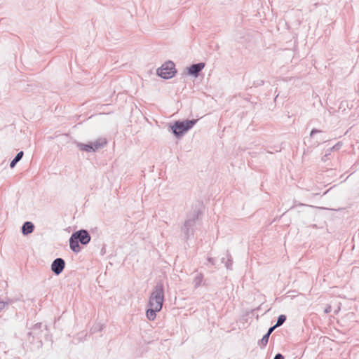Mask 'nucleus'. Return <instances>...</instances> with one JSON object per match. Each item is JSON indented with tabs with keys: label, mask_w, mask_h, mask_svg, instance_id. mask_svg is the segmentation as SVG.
Masks as SVG:
<instances>
[{
	"label": "nucleus",
	"mask_w": 359,
	"mask_h": 359,
	"mask_svg": "<svg viewBox=\"0 0 359 359\" xmlns=\"http://www.w3.org/2000/svg\"><path fill=\"white\" fill-rule=\"evenodd\" d=\"M65 262L61 258L56 259L51 265V269L55 274H60L64 269Z\"/></svg>",
	"instance_id": "5"
},
{
	"label": "nucleus",
	"mask_w": 359,
	"mask_h": 359,
	"mask_svg": "<svg viewBox=\"0 0 359 359\" xmlns=\"http://www.w3.org/2000/svg\"><path fill=\"white\" fill-rule=\"evenodd\" d=\"M79 240L76 238L75 235H72L69 240V245L71 249L74 252H79L81 248L79 245Z\"/></svg>",
	"instance_id": "8"
},
{
	"label": "nucleus",
	"mask_w": 359,
	"mask_h": 359,
	"mask_svg": "<svg viewBox=\"0 0 359 359\" xmlns=\"http://www.w3.org/2000/svg\"><path fill=\"white\" fill-rule=\"evenodd\" d=\"M205 67V63L201 62L198 64L191 65L189 69V74L191 75L198 76L199 72H201Z\"/></svg>",
	"instance_id": "7"
},
{
	"label": "nucleus",
	"mask_w": 359,
	"mask_h": 359,
	"mask_svg": "<svg viewBox=\"0 0 359 359\" xmlns=\"http://www.w3.org/2000/svg\"><path fill=\"white\" fill-rule=\"evenodd\" d=\"M276 327V325H274L273 327H271V328L269 330V331H268V332H267L266 334H269V335L270 336V334H271V332H273V330Z\"/></svg>",
	"instance_id": "14"
},
{
	"label": "nucleus",
	"mask_w": 359,
	"mask_h": 359,
	"mask_svg": "<svg viewBox=\"0 0 359 359\" xmlns=\"http://www.w3.org/2000/svg\"><path fill=\"white\" fill-rule=\"evenodd\" d=\"M82 244H86L90 241V237L86 231H80L73 233Z\"/></svg>",
	"instance_id": "6"
},
{
	"label": "nucleus",
	"mask_w": 359,
	"mask_h": 359,
	"mask_svg": "<svg viewBox=\"0 0 359 359\" xmlns=\"http://www.w3.org/2000/svg\"><path fill=\"white\" fill-rule=\"evenodd\" d=\"M269 334H266L262 339V342L264 344H266L267 342H268V339H269Z\"/></svg>",
	"instance_id": "13"
},
{
	"label": "nucleus",
	"mask_w": 359,
	"mask_h": 359,
	"mask_svg": "<svg viewBox=\"0 0 359 359\" xmlns=\"http://www.w3.org/2000/svg\"><path fill=\"white\" fill-rule=\"evenodd\" d=\"M159 311L155 310V308L150 307L147 311V317L149 320H154L156 318V313Z\"/></svg>",
	"instance_id": "10"
},
{
	"label": "nucleus",
	"mask_w": 359,
	"mask_h": 359,
	"mask_svg": "<svg viewBox=\"0 0 359 359\" xmlns=\"http://www.w3.org/2000/svg\"><path fill=\"white\" fill-rule=\"evenodd\" d=\"M33 230H34V225L32 223H31L29 222H25L22 226V233L25 235L32 233L33 231Z\"/></svg>",
	"instance_id": "9"
},
{
	"label": "nucleus",
	"mask_w": 359,
	"mask_h": 359,
	"mask_svg": "<svg viewBox=\"0 0 359 359\" xmlns=\"http://www.w3.org/2000/svg\"><path fill=\"white\" fill-rule=\"evenodd\" d=\"M23 156V152L22 151H20L19 152L17 156H15V158L11 161V168H13L15 166V165L17 163V162H18L22 157Z\"/></svg>",
	"instance_id": "11"
},
{
	"label": "nucleus",
	"mask_w": 359,
	"mask_h": 359,
	"mask_svg": "<svg viewBox=\"0 0 359 359\" xmlns=\"http://www.w3.org/2000/svg\"><path fill=\"white\" fill-rule=\"evenodd\" d=\"M175 64L172 62H165L159 69H157L158 76L163 79H170L175 74Z\"/></svg>",
	"instance_id": "2"
},
{
	"label": "nucleus",
	"mask_w": 359,
	"mask_h": 359,
	"mask_svg": "<svg viewBox=\"0 0 359 359\" xmlns=\"http://www.w3.org/2000/svg\"><path fill=\"white\" fill-rule=\"evenodd\" d=\"M105 144H106V141L102 140L95 141L90 144H81L80 148L83 151L90 152V151H95L96 150L102 147Z\"/></svg>",
	"instance_id": "4"
},
{
	"label": "nucleus",
	"mask_w": 359,
	"mask_h": 359,
	"mask_svg": "<svg viewBox=\"0 0 359 359\" xmlns=\"http://www.w3.org/2000/svg\"><path fill=\"white\" fill-rule=\"evenodd\" d=\"M164 299L163 287L161 284L157 285L151 293L149 298V305L151 308H155V310L161 311Z\"/></svg>",
	"instance_id": "1"
},
{
	"label": "nucleus",
	"mask_w": 359,
	"mask_h": 359,
	"mask_svg": "<svg viewBox=\"0 0 359 359\" xmlns=\"http://www.w3.org/2000/svg\"><path fill=\"white\" fill-rule=\"evenodd\" d=\"M196 120L177 121L172 127L173 133L175 135L180 136L191 128L196 123Z\"/></svg>",
	"instance_id": "3"
},
{
	"label": "nucleus",
	"mask_w": 359,
	"mask_h": 359,
	"mask_svg": "<svg viewBox=\"0 0 359 359\" xmlns=\"http://www.w3.org/2000/svg\"><path fill=\"white\" fill-rule=\"evenodd\" d=\"M286 320V317L284 315H280L276 324V327L280 326Z\"/></svg>",
	"instance_id": "12"
},
{
	"label": "nucleus",
	"mask_w": 359,
	"mask_h": 359,
	"mask_svg": "<svg viewBox=\"0 0 359 359\" xmlns=\"http://www.w3.org/2000/svg\"><path fill=\"white\" fill-rule=\"evenodd\" d=\"M274 359H284V357L281 354L279 353L275 356Z\"/></svg>",
	"instance_id": "15"
}]
</instances>
